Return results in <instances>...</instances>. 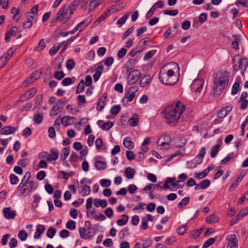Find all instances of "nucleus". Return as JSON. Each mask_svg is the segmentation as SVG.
<instances>
[{
  "label": "nucleus",
  "mask_w": 248,
  "mask_h": 248,
  "mask_svg": "<svg viewBox=\"0 0 248 248\" xmlns=\"http://www.w3.org/2000/svg\"><path fill=\"white\" fill-rule=\"evenodd\" d=\"M186 109L185 105L178 101L171 105H168L163 110L164 117L170 124H176Z\"/></svg>",
  "instance_id": "1"
},
{
  "label": "nucleus",
  "mask_w": 248,
  "mask_h": 248,
  "mask_svg": "<svg viewBox=\"0 0 248 248\" xmlns=\"http://www.w3.org/2000/svg\"><path fill=\"white\" fill-rule=\"evenodd\" d=\"M171 69H168L167 72L160 71L159 74V78L160 81L166 85H173L176 83L178 78L174 76V70L179 72L178 64L175 62H171L168 64Z\"/></svg>",
  "instance_id": "2"
},
{
  "label": "nucleus",
  "mask_w": 248,
  "mask_h": 248,
  "mask_svg": "<svg viewBox=\"0 0 248 248\" xmlns=\"http://www.w3.org/2000/svg\"><path fill=\"white\" fill-rule=\"evenodd\" d=\"M229 73L227 71H218L214 80V94L217 95L223 92L225 87L228 85Z\"/></svg>",
  "instance_id": "3"
},
{
  "label": "nucleus",
  "mask_w": 248,
  "mask_h": 248,
  "mask_svg": "<svg viewBox=\"0 0 248 248\" xmlns=\"http://www.w3.org/2000/svg\"><path fill=\"white\" fill-rule=\"evenodd\" d=\"M31 173L27 171L17 187L18 191H20L22 195L28 194L34 186V183L32 180H29Z\"/></svg>",
  "instance_id": "4"
},
{
  "label": "nucleus",
  "mask_w": 248,
  "mask_h": 248,
  "mask_svg": "<svg viewBox=\"0 0 248 248\" xmlns=\"http://www.w3.org/2000/svg\"><path fill=\"white\" fill-rule=\"evenodd\" d=\"M81 0H75L68 7L61 19L62 23L66 22L73 14V12L76 9L78 5H79Z\"/></svg>",
  "instance_id": "5"
},
{
  "label": "nucleus",
  "mask_w": 248,
  "mask_h": 248,
  "mask_svg": "<svg viewBox=\"0 0 248 248\" xmlns=\"http://www.w3.org/2000/svg\"><path fill=\"white\" fill-rule=\"evenodd\" d=\"M67 102V100L65 97L59 99L55 105L51 108L50 110V116H56L58 113L62 111L64 106Z\"/></svg>",
  "instance_id": "6"
},
{
  "label": "nucleus",
  "mask_w": 248,
  "mask_h": 248,
  "mask_svg": "<svg viewBox=\"0 0 248 248\" xmlns=\"http://www.w3.org/2000/svg\"><path fill=\"white\" fill-rule=\"evenodd\" d=\"M204 80L202 79H196L194 80L191 85L192 91L196 93H200L203 88Z\"/></svg>",
  "instance_id": "7"
},
{
  "label": "nucleus",
  "mask_w": 248,
  "mask_h": 248,
  "mask_svg": "<svg viewBox=\"0 0 248 248\" xmlns=\"http://www.w3.org/2000/svg\"><path fill=\"white\" fill-rule=\"evenodd\" d=\"M42 73L39 70H36L31 74L30 77L27 78L23 82L24 86L31 84L39 78Z\"/></svg>",
  "instance_id": "8"
},
{
  "label": "nucleus",
  "mask_w": 248,
  "mask_h": 248,
  "mask_svg": "<svg viewBox=\"0 0 248 248\" xmlns=\"http://www.w3.org/2000/svg\"><path fill=\"white\" fill-rule=\"evenodd\" d=\"M89 2H90L89 9V12L93 11L100 4V2H96V0H82L81 3V6L82 8L85 10Z\"/></svg>",
  "instance_id": "9"
},
{
  "label": "nucleus",
  "mask_w": 248,
  "mask_h": 248,
  "mask_svg": "<svg viewBox=\"0 0 248 248\" xmlns=\"http://www.w3.org/2000/svg\"><path fill=\"white\" fill-rule=\"evenodd\" d=\"M37 89L35 88H33L27 91L23 96H21L19 98V102H24L28 101L32 98L36 93Z\"/></svg>",
  "instance_id": "10"
},
{
  "label": "nucleus",
  "mask_w": 248,
  "mask_h": 248,
  "mask_svg": "<svg viewBox=\"0 0 248 248\" xmlns=\"http://www.w3.org/2000/svg\"><path fill=\"white\" fill-rule=\"evenodd\" d=\"M163 6L164 2L162 0H159L155 3L147 13L146 16V18H150L154 15V12L157 8H162Z\"/></svg>",
  "instance_id": "11"
},
{
  "label": "nucleus",
  "mask_w": 248,
  "mask_h": 248,
  "mask_svg": "<svg viewBox=\"0 0 248 248\" xmlns=\"http://www.w3.org/2000/svg\"><path fill=\"white\" fill-rule=\"evenodd\" d=\"M226 239L230 242L228 247L229 248H235L238 247V240L235 234H230L227 236Z\"/></svg>",
  "instance_id": "12"
},
{
  "label": "nucleus",
  "mask_w": 248,
  "mask_h": 248,
  "mask_svg": "<svg viewBox=\"0 0 248 248\" xmlns=\"http://www.w3.org/2000/svg\"><path fill=\"white\" fill-rule=\"evenodd\" d=\"M4 217L8 219H14L16 216V212L15 210H11L10 207H5L3 209Z\"/></svg>",
  "instance_id": "13"
},
{
  "label": "nucleus",
  "mask_w": 248,
  "mask_h": 248,
  "mask_svg": "<svg viewBox=\"0 0 248 248\" xmlns=\"http://www.w3.org/2000/svg\"><path fill=\"white\" fill-rule=\"evenodd\" d=\"M17 130V128L12 126H5L0 131L2 135H9L14 134Z\"/></svg>",
  "instance_id": "14"
},
{
  "label": "nucleus",
  "mask_w": 248,
  "mask_h": 248,
  "mask_svg": "<svg viewBox=\"0 0 248 248\" xmlns=\"http://www.w3.org/2000/svg\"><path fill=\"white\" fill-rule=\"evenodd\" d=\"M75 118L70 116H64L61 119V123L64 126L66 127L68 125L73 124V121L75 120Z\"/></svg>",
  "instance_id": "15"
},
{
  "label": "nucleus",
  "mask_w": 248,
  "mask_h": 248,
  "mask_svg": "<svg viewBox=\"0 0 248 248\" xmlns=\"http://www.w3.org/2000/svg\"><path fill=\"white\" fill-rule=\"evenodd\" d=\"M45 231V227L44 225L39 224L37 226L36 232H35L34 237L35 239H39L41 237L42 234L44 233Z\"/></svg>",
  "instance_id": "16"
},
{
  "label": "nucleus",
  "mask_w": 248,
  "mask_h": 248,
  "mask_svg": "<svg viewBox=\"0 0 248 248\" xmlns=\"http://www.w3.org/2000/svg\"><path fill=\"white\" fill-rule=\"evenodd\" d=\"M248 66V59L246 58H243L242 59H240L239 61V65L238 68L242 69L244 67V69L243 71L242 72V74L243 75H244V72Z\"/></svg>",
  "instance_id": "17"
},
{
  "label": "nucleus",
  "mask_w": 248,
  "mask_h": 248,
  "mask_svg": "<svg viewBox=\"0 0 248 248\" xmlns=\"http://www.w3.org/2000/svg\"><path fill=\"white\" fill-rule=\"evenodd\" d=\"M51 154L47 155V161H54L58 159L59 152L57 149H52L50 150Z\"/></svg>",
  "instance_id": "18"
},
{
  "label": "nucleus",
  "mask_w": 248,
  "mask_h": 248,
  "mask_svg": "<svg viewBox=\"0 0 248 248\" xmlns=\"http://www.w3.org/2000/svg\"><path fill=\"white\" fill-rule=\"evenodd\" d=\"M219 217L215 214L207 216L205 218L206 222L208 224H213L219 221Z\"/></svg>",
  "instance_id": "19"
},
{
  "label": "nucleus",
  "mask_w": 248,
  "mask_h": 248,
  "mask_svg": "<svg viewBox=\"0 0 248 248\" xmlns=\"http://www.w3.org/2000/svg\"><path fill=\"white\" fill-rule=\"evenodd\" d=\"M93 204L97 207L101 206L102 208H104L107 206V202L106 200H101L100 199L96 198L94 200Z\"/></svg>",
  "instance_id": "20"
},
{
  "label": "nucleus",
  "mask_w": 248,
  "mask_h": 248,
  "mask_svg": "<svg viewBox=\"0 0 248 248\" xmlns=\"http://www.w3.org/2000/svg\"><path fill=\"white\" fill-rule=\"evenodd\" d=\"M135 173L134 169L131 167H127L124 170V173L128 179H132Z\"/></svg>",
  "instance_id": "21"
},
{
  "label": "nucleus",
  "mask_w": 248,
  "mask_h": 248,
  "mask_svg": "<svg viewBox=\"0 0 248 248\" xmlns=\"http://www.w3.org/2000/svg\"><path fill=\"white\" fill-rule=\"evenodd\" d=\"M136 64V61L131 59L129 60L125 64V67L126 68V73H128L129 71L132 69L135 66Z\"/></svg>",
  "instance_id": "22"
},
{
  "label": "nucleus",
  "mask_w": 248,
  "mask_h": 248,
  "mask_svg": "<svg viewBox=\"0 0 248 248\" xmlns=\"http://www.w3.org/2000/svg\"><path fill=\"white\" fill-rule=\"evenodd\" d=\"M139 121V118L137 114H134L133 116L129 119V122L130 125L134 127L137 125Z\"/></svg>",
  "instance_id": "23"
},
{
  "label": "nucleus",
  "mask_w": 248,
  "mask_h": 248,
  "mask_svg": "<svg viewBox=\"0 0 248 248\" xmlns=\"http://www.w3.org/2000/svg\"><path fill=\"white\" fill-rule=\"evenodd\" d=\"M79 232L82 239H87L92 237V236H88V233H87L86 229L85 228H80L79 229Z\"/></svg>",
  "instance_id": "24"
},
{
  "label": "nucleus",
  "mask_w": 248,
  "mask_h": 248,
  "mask_svg": "<svg viewBox=\"0 0 248 248\" xmlns=\"http://www.w3.org/2000/svg\"><path fill=\"white\" fill-rule=\"evenodd\" d=\"M186 143V140L183 138H179L178 140L175 142V146L176 148H182L184 147Z\"/></svg>",
  "instance_id": "25"
},
{
  "label": "nucleus",
  "mask_w": 248,
  "mask_h": 248,
  "mask_svg": "<svg viewBox=\"0 0 248 248\" xmlns=\"http://www.w3.org/2000/svg\"><path fill=\"white\" fill-rule=\"evenodd\" d=\"M65 9V5H62L61 7V8L60 9L59 11L57 12V13L56 14L55 17L56 18H57L58 20H60L61 21L62 18V17L64 14H65V13H64Z\"/></svg>",
  "instance_id": "26"
},
{
  "label": "nucleus",
  "mask_w": 248,
  "mask_h": 248,
  "mask_svg": "<svg viewBox=\"0 0 248 248\" xmlns=\"http://www.w3.org/2000/svg\"><path fill=\"white\" fill-rule=\"evenodd\" d=\"M150 79V77L149 75H145L143 76L140 81V86L141 87H145L147 84L149 83V81Z\"/></svg>",
  "instance_id": "27"
},
{
  "label": "nucleus",
  "mask_w": 248,
  "mask_h": 248,
  "mask_svg": "<svg viewBox=\"0 0 248 248\" xmlns=\"http://www.w3.org/2000/svg\"><path fill=\"white\" fill-rule=\"evenodd\" d=\"M127 139L128 138H126L124 140V145L126 148L130 150L134 148V143L131 140H128Z\"/></svg>",
  "instance_id": "28"
},
{
  "label": "nucleus",
  "mask_w": 248,
  "mask_h": 248,
  "mask_svg": "<svg viewBox=\"0 0 248 248\" xmlns=\"http://www.w3.org/2000/svg\"><path fill=\"white\" fill-rule=\"evenodd\" d=\"M43 119V115L42 113H35L33 115V120L36 124H40L42 123Z\"/></svg>",
  "instance_id": "29"
},
{
  "label": "nucleus",
  "mask_w": 248,
  "mask_h": 248,
  "mask_svg": "<svg viewBox=\"0 0 248 248\" xmlns=\"http://www.w3.org/2000/svg\"><path fill=\"white\" fill-rule=\"evenodd\" d=\"M80 188L81 189L80 193H82V195L83 196L88 195L90 194L91 191V188L89 186L85 185L83 186H81Z\"/></svg>",
  "instance_id": "30"
},
{
  "label": "nucleus",
  "mask_w": 248,
  "mask_h": 248,
  "mask_svg": "<svg viewBox=\"0 0 248 248\" xmlns=\"http://www.w3.org/2000/svg\"><path fill=\"white\" fill-rule=\"evenodd\" d=\"M123 219H119L117 221V224L119 226H123L126 224L128 220V216L125 215L122 216Z\"/></svg>",
  "instance_id": "31"
},
{
  "label": "nucleus",
  "mask_w": 248,
  "mask_h": 248,
  "mask_svg": "<svg viewBox=\"0 0 248 248\" xmlns=\"http://www.w3.org/2000/svg\"><path fill=\"white\" fill-rule=\"evenodd\" d=\"M95 167L99 170H103L106 168V164L104 162L98 160L95 162Z\"/></svg>",
  "instance_id": "32"
},
{
  "label": "nucleus",
  "mask_w": 248,
  "mask_h": 248,
  "mask_svg": "<svg viewBox=\"0 0 248 248\" xmlns=\"http://www.w3.org/2000/svg\"><path fill=\"white\" fill-rule=\"evenodd\" d=\"M70 152V149L69 147H65L62 149V153L61 155V159L63 161L68 156Z\"/></svg>",
  "instance_id": "33"
},
{
  "label": "nucleus",
  "mask_w": 248,
  "mask_h": 248,
  "mask_svg": "<svg viewBox=\"0 0 248 248\" xmlns=\"http://www.w3.org/2000/svg\"><path fill=\"white\" fill-rule=\"evenodd\" d=\"M43 96L42 94H39L36 96V102L35 103V107L37 108H40L43 102Z\"/></svg>",
  "instance_id": "34"
},
{
  "label": "nucleus",
  "mask_w": 248,
  "mask_h": 248,
  "mask_svg": "<svg viewBox=\"0 0 248 248\" xmlns=\"http://www.w3.org/2000/svg\"><path fill=\"white\" fill-rule=\"evenodd\" d=\"M105 104V100L102 97H100L97 104V110L101 111L104 108Z\"/></svg>",
  "instance_id": "35"
},
{
  "label": "nucleus",
  "mask_w": 248,
  "mask_h": 248,
  "mask_svg": "<svg viewBox=\"0 0 248 248\" xmlns=\"http://www.w3.org/2000/svg\"><path fill=\"white\" fill-rule=\"evenodd\" d=\"M178 33V31H173L172 34H171V29L170 28L167 29L165 32L164 35L165 37L168 38H173L174 36H175Z\"/></svg>",
  "instance_id": "36"
},
{
  "label": "nucleus",
  "mask_w": 248,
  "mask_h": 248,
  "mask_svg": "<svg viewBox=\"0 0 248 248\" xmlns=\"http://www.w3.org/2000/svg\"><path fill=\"white\" fill-rule=\"evenodd\" d=\"M220 147V144H216L213 147L210 152V156L211 157L214 158L216 156Z\"/></svg>",
  "instance_id": "37"
},
{
  "label": "nucleus",
  "mask_w": 248,
  "mask_h": 248,
  "mask_svg": "<svg viewBox=\"0 0 248 248\" xmlns=\"http://www.w3.org/2000/svg\"><path fill=\"white\" fill-rule=\"evenodd\" d=\"M210 181L209 179H204L200 183L201 189H204L207 188L210 185Z\"/></svg>",
  "instance_id": "38"
},
{
  "label": "nucleus",
  "mask_w": 248,
  "mask_h": 248,
  "mask_svg": "<svg viewBox=\"0 0 248 248\" xmlns=\"http://www.w3.org/2000/svg\"><path fill=\"white\" fill-rule=\"evenodd\" d=\"M84 80L83 79H82L80 80L77 86L76 93L78 94L82 93L84 91Z\"/></svg>",
  "instance_id": "39"
},
{
  "label": "nucleus",
  "mask_w": 248,
  "mask_h": 248,
  "mask_svg": "<svg viewBox=\"0 0 248 248\" xmlns=\"http://www.w3.org/2000/svg\"><path fill=\"white\" fill-rule=\"evenodd\" d=\"M208 173V170H207V169H205L202 172H200L198 173H195V178L198 179H201L202 178L206 177Z\"/></svg>",
  "instance_id": "40"
},
{
  "label": "nucleus",
  "mask_w": 248,
  "mask_h": 248,
  "mask_svg": "<svg viewBox=\"0 0 248 248\" xmlns=\"http://www.w3.org/2000/svg\"><path fill=\"white\" fill-rule=\"evenodd\" d=\"M216 241L215 238H210L207 239L203 244L202 248H207L210 247L211 245L213 244Z\"/></svg>",
  "instance_id": "41"
},
{
  "label": "nucleus",
  "mask_w": 248,
  "mask_h": 248,
  "mask_svg": "<svg viewBox=\"0 0 248 248\" xmlns=\"http://www.w3.org/2000/svg\"><path fill=\"white\" fill-rule=\"evenodd\" d=\"M187 225H182L179 227L177 230V233L180 235H184L187 230Z\"/></svg>",
  "instance_id": "42"
},
{
  "label": "nucleus",
  "mask_w": 248,
  "mask_h": 248,
  "mask_svg": "<svg viewBox=\"0 0 248 248\" xmlns=\"http://www.w3.org/2000/svg\"><path fill=\"white\" fill-rule=\"evenodd\" d=\"M46 47V44L44 39H42L39 42L35 49L38 51H42Z\"/></svg>",
  "instance_id": "43"
},
{
  "label": "nucleus",
  "mask_w": 248,
  "mask_h": 248,
  "mask_svg": "<svg viewBox=\"0 0 248 248\" xmlns=\"http://www.w3.org/2000/svg\"><path fill=\"white\" fill-rule=\"evenodd\" d=\"M56 232V230L53 227H50L47 231L46 235L48 237L52 238Z\"/></svg>",
  "instance_id": "44"
},
{
  "label": "nucleus",
  "mask_w": 248,
  "mask_h": 248,
  "mask_svg": "<svg viewBox=\"0 0 248 248\" xmlns=\"http://www.w3.org/2000/svg\"><path fill=\"white\" fill-rule=\"evenodd\" d=\"M76 224L74 220H70L67 222L66 227L70 230H74L76 228Z\"/></svg>",
  "instance_id": "45"
},
{
  "label": "nucleus",
  "mask_w": 248,
  "mask_h": 248,
  "mask_svg": "<svg viewBox=\"0 0 248 248\" xmlns=\"http://www.w3.org/2000/svg\"><path fill=\"white\" fill-rule=\"evenodd\" d=\"M13 53L14 51L13 50V48H11L8 49V51L3 56H2V57H4V58L8 61L10 60Z\"/></svg>",
  "instance_id": "46"
},
{
  "label": "nucleus",
  "mask_w": 248,
  "mask_h": 248,
  "mask_svg": "<svg viewBox=\"0 0 248 248\" xmlns=\"http://www.w3.org/2000/svg\"><path fill=\"white\" fill-rule=\"evenodd\" d=\"M19 238L22 241H25L28 236L27 233L23 230L19 231L18 234Z\"/></svg>",
  "instance_id": "47"
},
{
  "label": "nucleus",
  "mask_w": 248,
  "mask_h": 248,
  "mask_svg": "<svg viewBox=\"0 0 248 248\" xmlns=\"http://www.w3.org/2000/svg\"><path fill=\"white\" fill-rule=\"evenodd\" d=\"M113 125V124L112 122L108 121L104 123L101 128L103 130H108L112 127Z\"/></svg>",
  "instance_id": "48"
},
{
  "label": "nucleus",
  "mask_w": 248,
  "mask_h": 248,
  "mask_svg": "<svg viewBox=\"0 0 248 248\" xmlns=\"http://www.w3.org/2000/svg\"><path fill=\"white\" fill-rule=\"evenodd\" d=\"M232 37L235 38V40L232 42V45L233 48L235 50L239 48V45L238 41H240V39L237 35H233Z\"/></svg>",
  "instance_id": "49"
},
{
  "label": "nucleus",
  "mask_w": 248,
  "mask_h": 248,
  "mask_svg": "<svg viewBox=\"0 0 248 248\" xmlns=\"http://www.w3.org/2000/svg\"><path fill=\"white\" fill-rule=\"evenodd\" d=\"M121 107L120 105H114L110 109V113L112 114L116 115L120 110Z\"/></svg>",
  "instance_id": "50"
},
{
  "label": "nucleus",
  "mask_w": 248,
  "mask_h": 248,
  "mask_svg": "<svg viewBox=\"0 0 248 248\" xmlns=\"http://www.w3.org/2000/svg\"><path fill=\"white\" fill-rule=\"evenodd\" d=\"M233 153H231L229 155H227V156L224 158L222 161H221V165H225L226 163H227L228 162L230 161V160L233 158Z\"/></svg>",
  "instance_id": "51"
},
{
  "label": "nucleus",
  "mask_w": 248,
  "mask_h": 248,
  "mask_svg": "<svg viewBox=\"0 0 248 248\" xmlns=\"http://www.w3.org/2000/svg\"><path fill=\"white\" fill-rule=\"evenodd\" d=\"M128 16L129 13H127L126 14L124 15L122 17L118 19V20L117 21V24L118 25H120V26H121L125 23V21L128 18Z\"/></svg>",
  "instance_id": "52"
},
{
  "label": "nucleus",
  "mask_w": 248,
  "mask_h": 248,
  "mask_svg": "<svg viewBox=\"0 0 248 248\" xmlns=\"http://www.w3.org/2000/svg\"><path fill=\"white\" fill-rule=\"evenodd\" d=\"M10 183L12 185H16L19 181L18 178L15 174H12L10 176Z\"/></svg>",
  "instance_id": "53"
},
{
  "label": "nucleus",
  "mask_w": 248,
  "mask_h": 248,
  "mask_svg": "<svg viewBox=\"0 0 248 248\" xmlns=\"http://www.w3.org/2000/svg\"><path fill=\"white\" fill-rule=\"evenodd\" d=\"M134 27L132 26L130 28H129L128 29H127L125 32L123 34L122 36V39L124 40L125 39L126 37L129 36L134 31Z\"/></svg>",
  "instance_id": "54"
},
{
  "label": "nucleus",
  "mask_w": 248,
  "mask_h": 248,
  "mask_svg": "<svg viewBox=\"0 0 248 248\" xmlns=\"http://www.w3.org/2000/svg\"><path fill=\"white\" fill-rule=\"evenodd\" d=\"M239 86V84L238 82H235L233 84L232 88V94H235L238 92Z\"/></svg>",
  "instance_id": "55"
},
{
  "label": "nucleus",
  "mask_w": 248,
  "mask_h": 248,
  "mask_svg": "<svg viewBox=\"0 0 248 248\" xmlns=\"http://www.w3.org/2000/svg\"><path fill=\"white\" fill-rule=\"evenodd\" d=\"M102 187H107L111 185V181L108 179H102L100 182Z\"/></svg>",
  "instance_id": "56"
},
{
  "label": "nucleus",
  "mask_w": 248,
  "mask_h": 248,
  "mask_svg": "<svg viewBox=\"0 0 248 248\" xmlns=\"http://www.w3.org/2000/svg\"><path fill=\"white\" fill-rule=\"evenodd\" d=\"M75 65V62L73 59H69L66 63V68L69 70L72 69Z\"/></svg>",
  "instance_id": "57"
},
{
  "label": "nucleus",
  "mask_w": 248,
  "mask_h": 248,
  "mask_svg": "<svg viewBox=\"0 0 248 248\" xmlns=\"http://www.w3.org/2000/svg\"><path fill=\"white\" fill-rule=\"evenodd\" d=\"M153 242V240L151 239L145 240L144 243L142 244V248H147L149 247L152 245Z\"/></svg>",
  "instance_id": "58"
},
{
  "label": "nucleus",
  "mask_w": 248,
  "mask_h": 248,
  "mask_svg": "<svg viewBox=\"0 0 248 248\" xmlns=\"http://www.w3.org/2000/svg\"><path fill=\"white\" fill-rule=\"evenodd\" d=\"M164 13L165 15L174 16L178 14V11L177 10H166L164 11Z\"/></svg>",
  "instance_id": "59"
},
{
  "label": "nucleus",
  "mask_w": 248,
  "mask_h": 248,
  "mask_svg": "<svg viewBox=\"0 0 248 248\" xmlns=\"http://www.w3.org/2000/svg\"><path fill=\"white\" fill-rule=\"evenodd\" d=\"M191 23L189 20H186L182 22L181 26L183 30H187L190 27Z\"/></svg>",
  "instance_id": "60"
},
{
  "label": "nucleus",
  "mask_w": 248,
  "mask_h": 248,
  "mask_svg": "<svg viewBox=\"0 0 248 248\" xmlns=\"http://www.w3.org/2000/svg\"><path fill=\"white\" fill-rule=\"evenodd\" d=\"M65 76L63 71L56 72L54 75V77L58 80L62 79Z\"/></svg>",
  "instance_id": "61"
},
{
  "label": "nucleus",
  "mask_w": 248,
  "mask_h": 248,
  "mask_svg": "<svg viewBox=\"0 0 248 248\" xmlns=\"http://www.w3.org/2000/svg\"><path fill=\"white\" fill-rule=\"evenodd\" d=\"M114 61V59L112 57H108L104 61L105 64L107 66H111Z\"/></svg>",
  "instance_id": "62"
},
{
  "label": "nucleus",
  "mask_w": 248,
  "mask_h": 248,
  "mask_svg": "<svg viewBox=\"0 0 248 248\" xmlns=\"http://www.w3.org/2000/svg\"><path fill=\"white\" fill-rule=\"evenodd\" d=\"M127 50L124 48H122L118 52V57L119 59L122 58L126 53Z\"/></svg>",
  "instance_id": "63"
},
{
  "label": "nucleus",
  "mask_w": 248,
  "mask_h": 248,
  "mask_svg": "<svg viewBox=\"0 0 248 248\" xmlns=\"http://www.w3.org/2000/svg\"><path fill=\"white\" fill-rule=\"evenodd\" d=\"M227 115V112L224 110L223 108L220 109L217 114L219 118H223Z\"/></svg>",
  "instance_id": "64"
}]
</instances>
